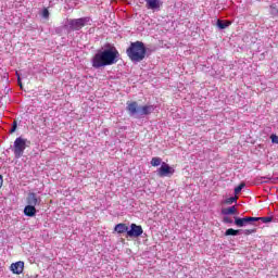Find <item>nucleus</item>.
Wrapping results in <instances>:
<instances>
[{"instance_id":"nucleus-10","label":"nucleus","mask_w":278,"mask_h":278,"mask_svg":"<svg viewBox=\"0 0 278 278\" xmlns=\"http://www.w3.org/2000/svg\"><path fill=\"white\" fill-rule=\"evenodd\" d=\"M26 202H27V205H31L36 207V205H40V203H42V199L38 194L34 192H29L26 198Z\"/></svg>"},{"instance_id":"nucleus-13","label":"nucleus","mask_w":278,"mask_h":278,"mask_svg":"<svg viewBox=\"0 0 278 278\" xmlns=\"http://www.w3.org/2000/svg\"><path fill=\"white\" fill-rule=\"evenodd\" d=\"M222 214L224 216H230L233 214H238V208H236V206L226 207V208L222 210Z\"/></svg>"},{"instance_id":"nucleus-8","label":"nucleus","mask_w":278,"mask_h":278,"mask_svg":"<svg viewBox=\"0 0 278 278\" xmlns=\"http://www.w3.org/2000/svg\"><path fill=\"white\" fill-rule=\"evenodd\" d=\"M255 217H235V225L237 227H247V225H254L255 224Z\"/></svg>"},{"instance_id":"nucleus-4","label":"nucleus","mask_w":278,"mask_h":278,"mask_svg":"<svg viewBox=\"0 0 278 278\" xmlns=\"http://www.w3.org/2000/svg\"><path fill=\"white\" fill-rule=\"evenodd\" d=\"M91 22L92 18L88 16L79 18H70L65 24V29H67V31H80V29H84L86 25H90Z\"/></svg>"},{"instance_id":"nucleus-3","label":"nucleus","mask_w":278,"mask_h":278,"mask_svg":"<svg viewBox=\"0 0 278 278\" xmlns=\"http://www.w3.org/2000/svg\"><path fill=\"white\" fill-rule=\"evenodd\" d=\"M126 54L130 61L138 64V62H142V60L147 58V47H144V42L142 41L130 42V46L126 50Z\"/></svg>"},{"instance_id":"nucleus-9","label":"nucleus","mask_w":278,"mask_h":278,"mask_svg":"<svg viewBox=\"0 0 278 278\" xmlns=\"http://www.w3.org/2000/svg\"><path fill=\"white\" fill-rule=\"evenodd\" d=\"M147 10H152L153 12H160V8L164 5L162 0H144Z\"/></svg>"},{"instance_id":"nucleus-14","label":"nucleus","mask_w":278,"mask_h":278,"mask_svg":"<svg viewBox=\"0 0 278 278\" xmlns=\"http://www.w3.org/2000/svg\"><path fill=\"white\" fill-rule=\"evenodd\" d=\"M114 231L117 233H127L129 231V227L126 224H117L114 228Z\"/></svg>"},{"instance_id":"nucleus-27","label":"nucleus","mask_w":278,"mask_h":278,"mask_svg":"<svg viewBox=\"0 0 278 278\" xmlns=\"http://www.w3.org/2000/svg\"><path fill=\"white\" fill-rule=\"evenodd\" d=\"M42 17L43 18H49V9H43L42 10Z\"/></svg>"},{"instance_id":"nucleus-28","label":"nucleus","mask_w":278,"mask_h":278,"mask_svg":"<svg viewBox=\"0 0 278 278\" xmlns=\"http://www.w3.org/2000/svg\"><path fill=\"white\" fill-rule=\"evenodd\" d=\"M17 76V84L21 88H23V83L21 81V76L18 75V73H16Z\"/></svg>"},{"instance_id":"nucleus-23","label":"nucleus","mask_w":278,"mask_h":278,"mask_svg":"<svg viewBox=\"0 0 278 278\" xmlns=\"http://www.w3.org/2000/svg\"><path fill=\"white\" fill-rule=\"evenodd\" d=\"M236 201H238V198H236V197H230V198H228V199L226 200V203H227L228 205H231V203H236Z\"/></svg>"},{"instance_id":"nucleus-6","label":"nucleus","mask_w":278,"mask_h":278,"mask_svg":"<svg viewBox=\"0 0 278 278\" xmlns=\"http://www.w3.org/2000/svg\"><path fill=\"white\" fill-rule=\"evenodd\" d=\"M156 175L159 177H170V175H175V168L163 162L161 167L156 170Z\"/></svg>"},{"instance_id":"nucleus-20","label":"nucleus","mask_w":278,"mask_h":278,"mask_svg":"<svg viewBox=\"0 0 278 278\" xmlns=\"http://www.w3.org/2000/svg\"><path fill=\"white\" fill-rule=\"evenodd\" d=\"M269 12H270L271 16H277V14H278V9H277V7L270 5Z\"/></svg>"},{"instance_id":"nucleus-26","label":"nucleus","mask_w":278,"mask_h":278,"mask_svg":"<svg viewBox=\"0 0 278 278\" xmlns=\"http://www.w3.org/2000/svg\"><path fill=\"white\" fill-rule=\"evenodd\" d=\"M243 233L244 236H251V233H255V229H245Z\"/></svg>"},{"instance_id":"nucleus-15","label":"nucleus","mask_w":278,"mask_h":278,"mask_svg":"<svg viewBox=\"0 0 278 278\" xmlns=\"http://www.w3.org/2000/svg\"><path fill=\"white\" fill-rule=\"evenodd\" d=\"M229 25H231V22H229V21H223V20L217 21V27L220 29H227V27H229Z\"/></svg>"},{"instance_id":"nucleus-24","label":"nucleus","mask_w":278,"mask_h":278,"mask_svg":"<svg viewBox=\"0 0 278 278\" xmlns=\"http://www.w3.org/2000/svg\"><path fill=\"white\" fill-rule=\"evenodd\" d=\"M270 140L274 144H278V136L277 135H271Z\"/></svg>"},{"instance_id":"nucleus-7","label":"nucleus","mask_w":278,"mask_h":278,"mask_svg":"<svg viewBox=\"0 0 278 278\" xmlns=\"http://www.w3.org/2000/svg\"><path fill=\"white\" fill-rule=\"evenodd\" d=\"M142 233H144V230H142V226L131 224L130 229L127 231V237L128 238H140V236Z\"/></svg>"},{"instance_id":"nucleus-17","label":"nucleus","mask_w":278,"mask_h":278,"mask_svg":"<svg viewBox=\"0 0 278 278\" xmlns=\"http://www.w3.org/2000/svg\"><path fill=\"white\" fill-rule=\"evenodd\" d=\"M225 236H240V230L229 228L226 230Z\"/></svg>"},{"instance_id":"nucleus-2","label":"nucleus","mask_w":278,"mask_h":278,"mask_svg":"<svg viewBox=\"0 0 278 278\" xmlns=\"http://www.w3.org/2000/svg\"><path fill=\"white\" fill-rule=\"evenodd\" d=\"M126 112L131 118H144L149 116V114H153L155 112V106L151 104L139 105L136 101H127L126 102Z\"/></svg>"},{"instance_id":"nucleus-12","label":"nucleus","mask_w":278,"mask_h":278,"mask_svg":"<svg viewBox=\"0 0 278 278\" xmlns=\"http://www.w3.org/2000/svg\"><path fill=\"white\" fill-rule=\"evenodd\" d=\"M24 214H25V216H29V217L36 216V206H31V205L27 204L24 207Z\"/></svg>"},{"instance_id":"nucleus-18","label":"nucleus","mask_w":278,"mask_h":278,"mask_svg":"<svg viewBox=\"0 0 278 278\" xmlns=\"http://www.w3.org/2000/svg\"><path fill=\"white\" fill-rule=\"evenodd\" d=\"M160 164H162V159H160V157H153V159L151 160V165H152V166H160Z\"/></svg>"},{"instance_id":"nucleus-1","label":"nucleus","mask_w":278,"mask_h":278,"mask_svg":"<svg viewBox=\"0 0 278 278\" xmlns=\"http://www.w3.org/2000/svg\"><path fill=\"white\" fill-rule=\"evenodd\" d=\"M121 58V53L116 48H109L104 50H99L91 59V64L93 68H103V66H112L116 64Z\"/></svg>"},{"instance_id":"nucleus-21","label":"nucleus","mask_w":278,"mask_h":278,"mask_svg":"<svg viewBox=\"0 0 278 278\" xmlns=\"http://www.w3.org/2000/svg\"><path fill=\"white\" fill-rule=\"evenodd\" d=\"M223 223H226L228 225H232L233 219L231 217H229V216H224Z\"/></svg>"},{"instance_id":"nucleus-25","label":"nucleus","mask_w":278,"mask_h":278,"mask_svg":"<svg viewBox=\"0 0 278 278\" xmlns=\"http://www.w3.org/2000/svg\"><path fill=\"white\" fill-rule=\"evenodd\" d=\"M262 182L263 184H270V181H273L274 178H270V177H262Z\"/></svg>"},{"instance_id":"nucleus-16","label":"nucleus","mask_w":278,"mask_h":278,"mask_svg":"<svg viewBox=\"0 0 278 278\" xmlns=\"http://www.w3.org/2000/svg\"><path fill=\"white\" fill-rule=\"evenodd\" d=\"M255 218V223H273V217H254Z\"/></svg>"},{"instance_id":"nucleus-22","label":"nucleus","mask_w":278,"mask_h":278,"mask_svg":"<svg viewBox=\"0 0 278 278\" xmlns=\"http://www.w3.org/2000/svg\"><path fill=\"white\" fill-rule=\"evenodd\" d=\"M17 127H18V123L16 121H14L12 124V127L10 129V134H14V131H16Z\"/></svg>"},{"instance_id":"nucleus-29","label":"nucleus","mask_w":278,"mask_h":278,"mask_svg":"<svg viewBox=\"0 0 278 278\" xmlns=\"http://www.w3.org/2000/svg\"><path fill=\"white\" fill-rule=\"evenodd\" d=\"M3 186V176L0 175V188Z\"/></svg>"},{"instance_id":"nucleus-11","label":"nucleus","mask_w":278,"mask_h":278,"mask_svg":"<svg viewBox=\"0 0 278 278\" xmlns=\"http://www.w3.org/2000/svg\"><path fill=\"white\" fill-rule=\"evenodd\" d=\"M10 270L13 273V275H23V270H25V262L18 261L11 264Z\"/></svg>"},{"instance_id":"nucleus-5","label":"nucleus","mask_w":278,"mask_h":278,"mask_svg":"<svg viewBox=\"0 0 278 278\" xmlns=\"http://www.w3.org/2000/svg\"><path fill=\"white\" fill-rule=\"evenodd\" d=\"M25 149H27V139L23 137H17L13 143V153L16 160H20V157H23V154L25 153Z\"/></svg>"},{"instance_id":"nucleus-19","label":"nucleus","mask_w":278,"mask_h":278,"mask_svg":"<svg viewBox=\"0 0 278 278\" xmlns=\"http://www.w3.org/2000/svg\"><path fill=\"white\" fill-rule=\"evenodd\" d=\"M247 186L244 182H241L238 187L235 188V194H240L242 189Z\"/></svg>"}]
</instances>
